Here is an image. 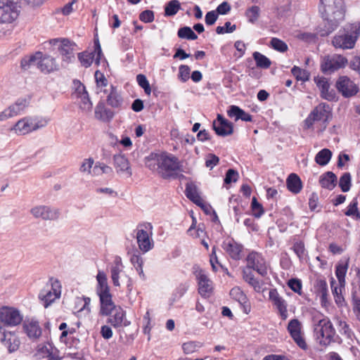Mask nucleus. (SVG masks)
I'll list each match as a JSON object with an SVG mask.
<instances>
[{"mask_svg": "<svg viewBox=\"0 0 360 360\" xmlns=\"http://www.w3.org/2000/svg\"><path fill=\"white\" fill-rule=\"evenodd\" d=\"M319 13L323 22L320 35L328 36L345 20L346 6L344 0H319Z\"/></svg>", "mask_w": 360, "mask_h": 360, "instance_id": "1", "label": "nucleus"}, {"mask_svg": "<svg viewBox=\"0 0 360 360\" xmlns=\"http://www.w3.org/2000/svg\"><path fill=\"white\" fill-rule=\"evenodd\" d=\"M360 34V23L347 24L334 36L332 44L335 48L350 49L354 48Z\"/></svg>", "mask_w": 360, "mask_h": 360, "instance_id": "2", "label": "nucleus"}, {"mask_svg": "<svg viewBox=\"0 0 360 360\" xmlns=\"http://www.w3.org/2000/svg\"><path fill=\"white\" fill-rule=\"evenodd\" d=\"M313 322L314 337L321 345L328 346L335 342L336 332L328 317L318 319L314 316Z\"/></svg>", "mask_w": 360, "mask_h": 360, "instance_id": "3", "label": "nucleus"}, {"mask_svg": "<svg viewBox=\"0 0 360 360\" xmlns=\"http://www.w3.org/2000/svg\"><path fill=\"white\" fill-rule=\"evenodd\" d=\"M159 174L165 179H177L178 172L182 171L179 159L172 154L160 153Z\"/></svg>", "mask_w": 360, "mask_h": 360, "instance_id": "4", "label": "nucleus"}, {"mask_svg": "<svg viewBox=\"0 0 360 360\" xmlns=\"http://www.w3.org/2000/svg\"><path fill=\"white\" fill-rule=\"evenodd\" d=\"M54 49L57 50L62 57L63 63L69 64L75 60V44L68 39H53L49 41Z\"/></svg>", "mask_w": 360, "mask_h": 360, "instance_id": "5", "label": "nucleus"}, {"mask_svg": "<svg viewBox=\"0 0 360 360\" xmlns=\"http://www.w3.org/2000/svg\"><path fill=\"white\" fill-rule=\"evenodd\" d=\"M20 0H0V18L1 22L11 23L19 15Z\"/></svg>", "mask_w": 360, "mask_h": 360, "instance_id": "6", "label": "nucleus"}, {"mask_svg": "<svg viewBox=\"0 0 360 360\" xmlns=\"http://www.w3.org/2000/svg\"><path fill=\"white\" fill-rule=\"evenodd\" d=\"M347 59L340 54L328 55L323 58L321 63V70L327 75L343 68L347 64Z\"/></svg>", "mask_w": 360, "mask_h": 360, "instance_id": "7", "label": "nucleus"}, {"mask_svg": "<svg viewBox=\"0 0 360 360\" xmlns=\"http://www.w3.org/2000/svg\"><path fill=\"white\" fill-rule=\"evenodd\" d=\"M23 316L14 307L4 306L0 308V323L5 326H16L21 323Z\"/></svg>", "mask_w": 360, "mask_h": 360, "instance_id": "8", "label": "nucleus"}, {"mask_svg": "<svg viewBox=\"0 0 360 360\" xmlns=\"http://www.w3.org/2000/svg\"><path fill=\"white\" fill-rule=\"evenodd\" d=\"M248 269H253L262 276L267 274V265L262 255L256 252H250L247 257V266Z\"/></svg>", "mask_w": 360, "mask_h": 360, "instance_id": "9", "label": "nucleus"}, {"mask_svg": "<svg viewBox=\"0 0 360 360\" xmlns=\"http://www.w3.org/2000/svg\"><path fill=\"white\" fill-rule=\"evenodd\" d=\"M37 68L44 74H50L60 70V65L56 59L49 55L43 54L40 52L38 56Z\"/></svg>", "mask_w": 360, "mask_h": 360, "instance_id": "10", "label": "nucleus"}, {"mask_svg": "<svg viewBox=\"0 0 360 360\" xmlns=\"http://www.w3.org/2000/svg\"><path fill=\"white\" fill-rule=\"evenodd\" d=\"M338 91L345 98L355 95L358 91V86L347 76H340L335 84Z\"/></svg>", "mask_w": 360, "mask_h": 360, "instance_id": "11", "label": "nucleus"}, {"mask_svg": "<svg viewBox=\"0 0 360 360\" xmlns=\"http://www.w3.org/2000/svg\"><path fill=\"white\" fill-rule=\"evenodd\" d=\"M41 126L34 122V119L31 117H25L19 120L15 125L12 127L11 130L14 131L18 135H25L36 131Z\"/></svg>", "mask_w": 360, "mask_h": 360, "instance_id": "12", "label": "nucleus"}, {"mask_svg": "<svg viewBox=\"0 0 360 360\" xmlns=\"http://www.w3.org/2000/svg\"><path fill=\"white\" fill-rule=\"evenodd\" d=\"M212 128L215 133L219 136L224 137L232 134L233 132V124L225 119L221 114H218L217 120H214Z\"/></svg>", "mask_w": 360, "mask_h": 360, "instance_id": "13", "label": "nucleus"}, {"mask_svg": "<svg viewBox=\"0 0 360 360\" xmlns=\"http://www.w3.org/2000/svg\"><path fill=\"white\" fill-rule=\"evenodd\" d=\"M30 213L34 217L43 220H55L58 217V210L46 205H39L32 207Z\"/></svg>", "mask_w": 360, "mask_h": 360, "instance_id": "14", "label": "nucleus"}, {"mask_svg": "<svg viewBox=\"0 0 360 360\" xmlns=\"http://www.w3.org/2000/svg\"><path fill=\"white\" fill-rule=\"evenodd\" d=\"M222 248L234 260H239L241 258V252L243 250V246L238 243L233 238L226 240L222 243Z\"/></svg>", "mask_w": 360, "mask_h": 360, "instance_id": "15", "label": "nucleus"}, {"mask_svg": "<svg viewBox=\"0 0 360 360\" xmlns=\"http://www.w3.org/2000/svg\"><path fill=\"white\" fill-rule=\"evenodd\" d=\"M3 337L1 338V343L7 348L9 353L16 352L20 347L19 338L12 332L2 331Z\"/></svg>", "mask_w": 360, "mask_h": 360, "instance_id": "16", "label": "nucleus"}, {"mask_svg": "<svg viewBox=\"0 0 360 360\" xmlns=\"http://www.w3.org/2000/svg\"><path fill=\"white\" fill-rule=\"evenodd\" d=\"M109 316L108 322L115 328L128 326L130 324V321L124 319L125 311L120 306L115 307Z\"/></svg>", "mask_w": 360, "mask_h": 360, "instance_id": "17", "label": "nucleus"}, {"mask_svg": "<svg viewBox=\"0 0 360 360\" xmlns=\"http://www.w3.org/2000/svg\"><path fill=\"white\" fill-rule=\"evenodd\" d=\"M311 113L316 122L321 121L323 124L327 123L329 118L332 116L331 108L326 103H321L316 106L311 111Z\"/></svg>", "mask_w": 360, "mask_h": 360, "instance_id": "18", "label": "nucleus"}, {"mask_svg": "<svg viewBox=\"0 0 360 360\" xmlns=\"http://www.w3.org/2000/svg\"><path fill=\"white\" fill-rule=\"evenodd\" d=\"M101 302L100 313L102 315L108 316L111 314L113 309L117 306L112 301V296L110 292L98 295Z\"/></svg>", "mask_w": 360, "mask_h": 360, "instance_id": "19", "label": "nucleus"}, {"mask_svg": "<svg viewBox=\"0 0 360 360\" xmlns=\"http://www.w3.org/2000/svg\"><path fill=\"white\" fill-rule=\"evenodd\" d=\"M142 226L143 225L138 226L136 239L140 250L146 252L153 248V242L150 239L148 232L143 229H140Z\"/></svg>", "mask_w": 360, "mask_h": 360, "instance_id": "20", "label": "nucleus"}, {"mask_svg": "<svg viewBox=\"0 0 360 360\" xmlns=\"http://www.w3.org/2000/svg\"><path fill=\"white\" fill-rule=\"evenodd\" d=\"M114 166L117 173H126L129 177L132 175L128 159L121 154L113 156Z\"/></svg>", "mask_w": 360, "mask_h": 360, "instance_id": "21", "label": "nucleus"}, {"mask_svg": "<svg viewBox=\"0 0 360 360\" xmlns=\"http://www.w3.org/2000/svg\"><path fill=\"white\" fill-rule=\"evenodd\" d=\"M198 281V292L202 296H207L212 290L211 281L202 269L195 272Z\"/></svg>", "mask_w": 360, "mask_h": 360, "instance_id": "22", "label": "nucleus"}, {"mask_svg": "<svg viewBox=\"0 0 360 360\" xmlns=\"http://www.w3.org/2000/svg\"><path fill=\"white\" fill-rule=\"evenodd\" d=\"M315 82L321 91V96L328 101H333L335 98V92L329 91L330 84L324 77L315 78Z\"/></svg>", "mask_w": 360, "mask_h": 360, "instance_id": "23", "label": "nucleus"}, {"mask_svg": "<svg viewBox=\"0 0 360 360\" xmlns=\"http://www.w3.org/2000/svg\"><path fill=\"white\" fill-rule=\"evenodd\" d=\"M23 329L29 338L32 340L38 339L41 335V329L38 321L32 320L23 323Z\"/></svg>", "mask_w": 360, "mask_h": 360, "instance_id": "24", "label": "nucleus"}, {"mask_svg": "<svg viewBox=\"0 0 360 360\" xmlns=\"http://www.w3.org/2000/svg\"><path fill=\"white\" fill-rule=\"evenodd\" d=\"M29 104L30 99L26 98H19L14 103L10 105L8 108L13 117L22 114L25 109L29 106Z\"/></svg>", "mask_w": 360, "mask_h": 360, "instance_id": "25", "label": "nucleus"}, {"mask_svg": "<svg viewBox=\"0 0 360 360\" xmlns=\"http://www.w3.org/2000/svg\"><path fill=\"white\" fill-rule=\"evenodd\" d=\"M186 196L197 205H202V199L200 198L196 185L191 181L186 184Z\"/></svg>", "mask_w": 360, "mask_h": 360, "instance_id": "26", "label": "nucleus"}, {"mask_svg": "<svg viewBox=\"0 0 360 360\" xmlns=\"http://www.w3.org/2000/svg\"><path fill=\"white\" fill-rule=\"evenodd\" d=\"M337 176L332 172L323 174L319 178V184L321 187L328 190H333L337 184Z\"/></svg>", "mask_w": 360, "mask_h": 360, "instance_id": "27", "label": "nucleus"}, {"mask_svg": "<svg viewBox=\"0 0 360 360\" xmlns=\"http://www.w3.org/2000/svg\"><path fill=\"white\" fill-rule=\"evenodd\" d=\"M288 189L294 194L299 193L302 188V183L299 176L295 173L290 174L287 180Z\"/></svg>", "mask_w": 360, "mask_h": 360, "instance_id": "28", "label": "nucleus"}, {"mask_svg": "<svg viewBox=\"0 0 360 360\" xmlns=\"http://www.w3.org/2000/svg\"><path fill=\"white\" fill-rule=\"evenodd\" d=\"M330 287L332 293L334 296L335 302L339 307H343L346 304L345 300L342 295V289L345 287H342L340 285L338 286L335 280L332 278L330 279Z\"/></svg>", "mask_w": 360, "mask_h": 360, "instance_id": "29", "label": "nucleus"}, {"mask_svg": "<svg viewBox=\"0 0 360 360\" xmlns=\"http://www.w3.org/2000/svg\"><path fill=\"white\" fill-rule=\"evenodd\" d=\"M315 292L321 297L322 305H326L328 302V285L325 280L319 279L314 285Z\"/></svg>", "mask_w": 360, "mask_h": 360, "instance_id": "30", "label": "nucleus"}, {"mask_svg": "<svg viewBox=\"0 0 360 360\" xmlns=\"http://www.w3.org/2000/svg\"><path fill=\"white\" fill-rule=\"evenodd\" d=\"M123 99L121 95L117 92L116 88L110 86V91L107 96V103L112 108H118L122 105Z\"/></svg>", "mask_w": 360, "mask_h": 360, "instance_id": "31", "label": "nucleus"}, {"mask_svg": "<svg viewBox=\"0 0 360 360\" xmlns=\"http://www.w3.org/2000/svg\"><path fill=\"white\" fill-rule=\"evenodd\" d=\"M95 115L101 120L108 121L113 117L114 114L111 110L105 107L103 103L99 102L95 109Z\"/></svg>", "mask_w": 360, "mask_h": 360, "instance_id": "32", "label": "nucleus"}, {"mask_svg": "<svg viewBox=\"0 0 360 360\" xmlns=\"http://www.w3.org/2000/svg\"><path fill=\"white\" fill-rule=\"evenodd\" d=\"M96 280L98 281L96 287L97 295L110 292V287L108 284L107 276L103 271H98L96 276Z\"/></svg>", "mask_w": 360, "mask_h": 360, "instance_id": "33", "label": "nucleus"}, {"mask_svg": "<svg viewBox=\"0 0 360 360\" xmlns=\"http://www.w3.org/2000/svg\"><path fill=\"white\" fill-rule=\"evenodd\" d=\"M349 259L345 263H338L335 267V275L338 280L339 285L342 287L345 285V276L348 269Z\"/></svg>", "mask_w": 360, "mask_h": 360, "instance_id": "34", "label": "nucleus"}, {"mask_svg": "<svg viewBox=\"0 0 360 360\" xmlns=\"http://www.w3.org/2000/svg\"><path fill=\"white\" fill-rule=\"evenodd\" d=\"M59 294L56 290L53 293L50 290H41L39 295V298L44 302V306L47 308L57 297Z\"/></svg>", "mask_w": 360, "mask_h": 360, "instance_id": "35", "label": "nucleus"}, {"mask_svg": "<svg viewBox=\"0 0 360 360\" xmlns=\"http://www.w3.org/2000/svg\"><path fill=\"white\" fill-rule=\"evenodd\" d=\"M358 200L356 198H353L347 207L345 214L351 217L355 220H360V212L358 209Z\"/></svg>", "mask_w": 360, "mask_h": 360, "instance_id": "36", "label": "nucleus"}, {"mask_svg": "<svg viewBox=\"0 0 360 360\" xmlns=\"http://www.w3.org/2000/svg\"><path fill=\"white\" fill-rule=\"evenodd\" d=\"M243 279L248 283L254 289L259 292L261 290V285L257 279H256L250 269L245 268L243 271Z\"/></svg>", "mask_w": 360, "mask_h": 360, "instance_id": "37", "label": "nucleus"}, {"mask_svg": "<svg viewBox=\"0 0 360 360\" xmlns=\"http://www.w3.org/2000/svg\"><path fill=\"white\" fill-rule=\"evenodd\" d=\"M331 157L332 152L328 148H323L316 155L315 161L318 165L324 166L329 162Z\"/></svg>", "mask_w": 360, "mask_h": 360, "instance_id": "38", "label": "nucleus"}, {"mask_svg": "<svg viewBox=\"0 0 360 360\" xmlns=\"http://www.w3.org/2000/svg\"><path fill=\"white\" fill-rule=\"evenodd\" d=\"M252 56L258 68L267 69L271 65V60L266 56L259 52H254Z\"/></svg>", "mask_w": 360, "mask_h": 360, "instance_id": "39", "label": "nucleus"}, {"mask_svg": "<svg viewBox=\"0 0 360 360\" xmlns=\"http://www.w3.org/2000/svg\"><path fill=\"white\" fill-rule=\"evenodd\" d=\"M160 153H152L148 157L146 158V165L150 170L157 171L159 173V158Z\"/></svg>", "mask_w": 360, "mask_h": 360, "instance_id": "40", "label": "nucleus"}, {"mask_svg": "<svg viewBox=\"0 0 360 360\" xmlns=\"http://www.w3.org/2000/svg\"><path fill=\"white\" fill-rule=\"evenodd\" d=\"M40 55V51L36 52L34 55L30 56H25L22 58L20 65L22 69L27 70L31 65H36L38 63V56Z\"/></svg>", "mask_w": 360, "mask_h": 360, "instance_id": "41", "label": "nucleus"}, {"mask_svg": "<svg viewBox=\"0 0 360 360\" xmlns=\"http://www.w3.org/2000/svg\"><path fill=\"white\" fill-rule=\"evenodd\" d=\"M291 72L296 79L305 82L309 79L310 73L308 70L302 69L297 66H294L291 69Z\"/></svg>", "mask_w": 360, "mask_h": 360, "instance_id": "42", "label": "nucleus"}, {"mask_svg": "<svg viewBox=\"0 0 360 360\" xmlns=\"http://www.w3.org/2000/svg\"><path fill=\"white\" fill-rule=\"evenodd\" d=\"M177 35L181 39H186L188 40H195L198 39L197 34L188 26H184L179 29Z\"/></svg>", "mask_w": 360, "mask_h": 360, "instance_id": "43", "label": "nucleus"}, {"mask_svg": "<svg viewBox=\"0 0 360 360\" xmlns=\"http://www.w3.org/2000/svg\"><path fill=\"white\" fill-rule=\"evenodd\" d=\"M130 261L135 267L136 270L138 271L139 276L143 279H145L146 276L143 271V259L138 254H133L130 258Z\"/></svg>", "mask_w": 360, "mask_h": 360, "instance_id": "44", "label": "nucleus"}, {"mask_svg": "<svg viewBox=\"0 0 360 360\" xmlns=\"http://www.w3.org/2000/svg\"><path fill=\"white\" fill-rule=\"evenodd\" d=\"M202 347V343L197 341H189L183 344L182 349L186 354H191L197 352Z\"/></svg>", "mask_w": 360, "mask_h": 360, "instance_id": "45", "label": "nucleus"}, {"mask_svg": "<svg viewBox=\"0 0 360 360\" xmlns=\"http://www.w3.org/2000/svg\"><path fill=\"white\" fill-rule=\"evenodd\" d=\"M180 3L177 0H172L169 1L165 8V15L166 16L174 15L180 9Z\"/></svg>", "mask_w": 360, "mask_h": 360, "instance_id": "46", "label": "nucleus"}, {"mask_svg": "<svg viewBox=\"0 0 360 360\" xmlns=\"http://www.w3.org/2000/svg\"><path fill=\"white\" fill-rule=\"evenodd\" d=\"M339 186L342 192H347L351 187V175L349 172L344 173L340 179Z\"/></svg>", "mask_w": 360, "mask_h": 360, "instance_id": "47", "label": "nucleus"}, {"mask_svg": "<svg viewBox=\"0 0 360 360\" xmlns=\"http://www.w3.org/2000/svg\"><path fill=\"white\" fill-rule=\"evenodd\" d=\"M260 9L257 6H252L249 8L246 12L245 15L248 18V21L251 23H255L259 17Z\"/></svg>", "mask_w": 360, "mask_h": 360, "instance_id": "48", "label": "nucleus"}, {"mask_svg": "<svg viewBox=\"0 0 360 360\" xmlns=\"http://www.w3.org/2000/svg\"><path fill=\"white\" fill-rule=\"evenodd\" d=\"M287 329L290 336L294 337L295 335L301 333V323L296 319H292L288 323Z\"/></svg>", "mask_w": 360, "mask_h": 360, "instance_id": "49", "label": "nucleus"}, {"mask_svg": "<svg viewBox=\"0 0 360 360\" xmlns=\"http://www.w3.org/2000/svg\"><path fill=\"white\" fill-rule=\"evenodd\" d=\"M270 45L274 49L281 53H284L288 50V45L286 43L276 37L271 39Z\"/></svg>", "mask_w": 360, "mask_h": 360, "instance_id": "50", "label": "nucleus"}, {"mask_svg": "<svg viewBox=\"0 0 360 360\" xmlns=\"http://www.w3.org/2000/svg\"><path fill=\"white\" fill-rule=\"evenodd\" d=\"M252 214L256 218H259L264 212V208L255 197H253L251 202Z\"/></svg>", "mask_w": 360, "mask_h": 360, "instance_id": "51", "label": "nucleus"}, {"mask_svg": "<svg viewBox=\"0 0 360 360\" xmlns=\"http://www.w3.org/2000/svg\"><path fill=\"white\" fill-rule=\"evenodd\" d=\"M94 58V53H88L86 52L79 53L78 54V59L82 65L86 68L89 67L93 63Z\"/></svg>", "mask_w": 360, "mask_h": 360, "instance_id": "52", "label": "nucleus"}, {"mask_svg": "<svg viewBox=\"0 0 360 360\" xmlns=\"http://www.w3.org/2000/svg\"><path fill=\"white\" fill-rule=\"evenodd\" d=\"M230 295L240 304H244L246 302L247 297L238 288H232L230 291Z\"/></svg>", "mask_w": 360, "mask_h": 360, "instance_id": "53", "label": "nucleus"}, {"mask_svg": "<svg viewBox=\"0 0 360 360\" xmlns=\"http://www.w3.org/2000/svg\"><path fill=\"white\" fill-rule=\"evenodd\" d=\"M73 84L75 89L73 95L77 98H79L84 95L86 96V94H89L86 90L85 86L79 80L75 79Z\"/></svg>", "mask_w": 360, "mask_h": 360, "instance_id": "54", "label": "nucleus"}, {"mask_svg": "<svg viewBox=\"0 0 360 360\" xmlns=\"http://www.w3.org/2000/svg\"><path fill=\"white\" fill-rule=\"evenodd\" d=\"M274 304L278 309L282 319L285 320L288 318V310L285 301L282 298L280 300L275 302Z\"/></svg>", "mask_w": 360, "mask_h": 360, "instance_id": "55", "label": "nucleus"}, {"mask_svg": "<svg viewBox=\"0 0 360 360\" xmlns=\"http://www.w3.org/2000/svg\"><path fill=\"white\" fill-rule=\"evenodd\" d=\"M112 172V169L110 167L100 162L97 163L93 169V172L96 175H99L101 174H109Z\"/></svg>", "mask_w": 360, "mask_h": 360, "instance_id": "56", "label": "nucleus"}, {"mask_svg": "<svg viewBox=\"0 0 360 360\" xmlns=\"http://www.w3.org/2000/svg\"><path fill=\"white\" fill-rule=\"evenodd\" d=\"M81 100L80 108L86 112H90L92 109L93 104L89 98V94L79 97Z\"/></svg>", "mask_w": 360, "mask_h": 360, "instance_id": "57", "label": "nucleus"}, {"mask_svg": "<svg viewBox=\"0 0 360 360\" xmlns=\"http://www.w3.org/2000/svg\"><path fill=\"white\" fill-rule=\"evenodd\" d=\"M238 178V172L233 169H229L226 173L224 183L230 184L232 182H236Z\"/></svg>", "mask_w": 360, "mask_h": 360, "instance_id": "58", "label": "nucleus"}, {"mask_svg": "<svg viewBox=\"0 0 360 360\" xmlns=\"http://www.w3.org/2000/svg\"><path fill=\"white\" fill-rule=\"evenodd\" d=\"M191 69L188 65H181L179 68V78L185 82L189 79Z\"/></svg>", "mask_w": 360, "mask_h": 360, "instance_id": "59", "label": "nucleus"}, {"mask_svg": "<svg viewBox=\"0 0 360 360\" xmlns=\"http://www.w3.org/2000/svg\"><path fill=\"white\" fill-rule=\"evenodd\" d=\"M292 250L300 259H302L305 254L304 244L302 241H297L293 244Z\"/></svg>", "mask_w": 360, "mask_h": 360, "instance_id": "60", "label": "nucleus"}, {"mask_svg": "<svg viewBox=\"0 0 360 360\" xmlns=\"http://www.w3.org/2000/svg\"><path fill=\"white\" fill-rule=\"evenodd\" d=\"M288 287L295 292L301 294L302 283L297 278H291L288 282Z\"/></svg>", "mask_w": 360, "mask_h": 360, "instance_id": "61", "label": "nucleus"}, {"mask_svg": "<svg viewBox=\"0 0 360 360\" xmlns=\"http://www.w3.org/2000/svg\"><path fill=\"white\" fill-rule=\"evenodd\" d=\"M243 109L240 108L237 105H231L227 110V115L229 117H235L236 121L239 120L240 117V113Z\"/></svg>", "mask_w": 360, "mask_h": 360, "instance_id": "62", "label": "nucleus"}, {"mask_svg": "<svg viewBox=\"0 0 360 360\" xmlns=\"http://www.w3.org/2000/svg\"><path fill=\"white\" fill-rule=\"evenodd\" d=\"M219 162V158L212 153H209L205 160V166L212 169Z\"/></svg>", "mask_w": 360, "mask_h": 360, "instance_id": "63", "label": "nucleus"}, {"mask_svg": "<svg viewBox=\"0 0 360 360\" xmlns=\"http://www.w3.org/2000/svg\"><path fill=\"white\" fill-rule=\"evenodd\" d=\"M139 19L144 22H151L154 20V13L152 11L146 10L140 13Z\"/></svg>", "mask_w": 360, "mask_h": 360, "instance_id": "64", "label": "nucleus"}]
</instances>
